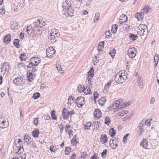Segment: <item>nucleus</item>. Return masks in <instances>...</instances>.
I'll return each mask as SVG.
<instances>
[{
  "label": "nucleus",
  "mask_w": 159,
  "mask_h": 159,
  "mask_svg": "<svg viewBox=\"0 0 159 159\" xmlns=\"http://www.w3.org/2000/svg\"><path fill=\"white\" fill-rule=\"evenodd\" d=\"M127 73L124 70L120 71L116 74L115 77V80L118 84H122L127 79Z\"/></svg>",
  "instance_id": "obj_1"
},
{
  "label": "nucleus",
  "mask_w": 159,
  "mask_h": 159,
  "mask_svg": "<svg viewBox=\"0 0 159 159\" xmlns=\"http://www.w3.org/2000/svg\"><path fill=\"white\" fill-rule=\"evenodd\" d=\"M137 32L140 36L147 35L148 30L147 25H140L138 27Z\"/></svg>",
  "instance_id": "obj_2"
},
{
  "label": "nucleus",
  "mask_w": 159,
  "mask_h": 159,
  "mask_svg": "<svg viewBox=\"0 0 159 159\" xmlns=\"http://www.w3.org/2000/svg\"><path fill=\"white\" fill-rule=\"evenodd\" d=\"M47 22V20H45V19H38L33 22L32 25L34 26V27H39L41 28L46 25Z\"/></svg>",
  "instance_id": "obj_3"
},
{
  "label": "nucleus",
  "mask_w": 159,
  "mask_h": 159,
  "mask_svg": "<svg viewBox=\"0 0 159 159\" xmlns=\"http://www.w3.org/2000/svg\"><path fill=\"white\" fill-rule=\"evenodd\" d=\"M77 106L79 107H82L85 103L84 98L82 97H78L76 99L74 98Z\"/></svg>",
  "instance_id": "obj_4"
},
{
  "label": "nucleus",
  "mask_w": 159,
  "mask_h": 159,
  "mask_svg": "<svg viewBox=\"0 0 159 159\" xmlns=\"http://www.w3.org/2000/svg\"><path fill=\"white\" fill-rule=\"evenodd\" d=\"M55 52V50L52 47H49L46 49L47 56L49 57H52Z\"/></svg>",
  "instance_id": "obj_5"
},
{
  "label": "nucleus",
  "mask_w": 159,
  "mask_h": 159,
  "mask_svg": "<svg viewBox=\"0 0 159 159\" xmlns=\"http://www.w3.org/2000/svg\"><path fill=\"white\" fill-rule=\"evenodd\" d=\"M77 10V8L76 7L75 8L70 7L67 10L68 12L67 13H65L66 16V14L68 15V16H70V17L75 16L76 14Z\"/></svg>",
  "instance_id": "obj_6"
},
{
  "label": "nucleus",
  "mask_w": 159,
  "mask_h": 159,
  "mask_svg": "<svg viewBox=\"0 0 159 159\" xmlns=\"http://www.w3.org/2000/svg\"><path fill=\"white\" fill-rule=\"evenodd\" d=\"M94 76V70L93 67L90 68L89 71L88 72L87 79L89 83H91V80ZM91 85L92 84L90 83Z\"/></svg>",
  "instance_id": "obj_7"
},
{
  "label": "nucleus",
  "mask_w": 159,
  "mask_h": 159,
  "mask_svg": "<svg viewBox=\"0 0 159 159\" xmlns=\"http://www.w3.org/2000/svg\"><path fill=\"white\" fill-rule=\"evenodd\" d=\"M118 141L117 140L112 139L110 140L109 145L110 147L113 149H115L117 147Z\"/></svg>",
  "instance_id": "obj_8"
},
{
  "label": "nucleus",
  "mask_w": 159,
  "mask_h": 159,
  "mask_svg": "<svg viewBox=\"0 0 159 159\" xmlns=\"http://www.w3.org/2000/svg\"><path fill=\"white\" fill-rule=\"evenodd\" d=\"M144 126V120H142L139 123L138 125L139 129L140 130V132L139 133V134L140 135H142L144 132L145 130L143 128V127Z\"/></svg>",
  "instance_id": "obj_9"
},
{
  "label": "nucleus",
  "mask_w": 159,
  "mask_h": 159,
  "mask_svg": "<svg viewBox=\"0 0 159 159\" xmlns=\"http://www.w3.org/2000/svg\"><path fill=\"white\" fill-rule=\"evenodd\" d=\"M62 115L64 120H67L69 118V113L67 109L64 108L62 111Z\"/></svg>",
  "instance_id": "obj_10"
},
{
  "label": "nucleus",
  "mask_w": 159,
  "mask_h": 159,
  "mask_svg": "<svg viewBox=\"0 0 159 159\" xmlns=\"http://www.w3.org/2000/svg\"><path fill=\"white\" fill-rule=\"evenodd\" d=\"M22 80L23 78L22 77H17L14 79L13 80V83L15 85L18 86L21 85Z\"/></svg>",
  "instance_id": "obj_11"
},
{
  "label": "nucleus",
  "mask_w": 159,
  "mask_h": 159,
  "mask_svg": "<svg viewBox=\"0 0 159 159\" xmlns=\"http://www.w3.org/2000/svg\"><path fill=\"white\" fill-rule=\"evenodd\" d=\"M93 115L95 119H97L101 117L102 113L99 109H95Z\"/></svg>",
  "instance_id": "obj_12"
},
{
  "label": "nucleus",
  "mask_w": 159,
  "mask_h": 159,
  "mask_svg": "<svg viewBox=\"0 0 159 159\" xmlns=\"http://www.w3.org/2000/svg\"><path fill=\"white\" fill-rule=\"evenodd\" d=\"M127 20V17L126 15L124 14L121 15L120 18V23L121 24H124Z\"/></svg>",
  "instance_id": "obj_13"
},
{
  "label": "nucleus",
  "mask_w": 159,
  "mask_h": 159,
  "mask_svg": "<svg viewBox=\"0 0 159 159\" xmlns=\"http://www.w3.org/2000/svg\"><path fill=\"white\" fill-rule=\"evenodd\" d=\"M133 48H130L127 51V54L130 58H133L136 56V53L133 51Z\"/></svg>",
  "instance_id": "obj_14"
},
{
  "label": "nucleus",
  "mask_w": 159,
  "mask_h": 159,
  "mask_svg": "<svg viewBox=\"0 0 159 159\" xmlns=\"http://www.w3.org/2000/svg\"><path fill=\"white\" fill-rule=\"evenodd\" d=\"M30 61L34 62L36 66H37L41 61L40 58L38 57H32L30 59Z\"/></svg>",
  "instance_id": "obj_15"
},
{
  "label": "nucleus",
  "mask_w": 159,
  "mask_h": 159,
  "mask_svg": "<svg viewBox=\"0 0 159 159\" xmlns=\"http://www.w3.org/2000/svg\"><path fill=\"white\" fill-rule=\"evenodd\" d=\"M9 123L7 119L4 120L0 124V128L4 129L8 126Z\"/></svg>",
  "instance_id": "obj_16"
},
{
  "label": "nucleus",
  "mask_w": 159,
  "mask_h": 159,
  "mask_svg": "<svg viewBox=\"0 0 159 159\" xmlns=\"http://www.w3.org/2000/svg\"><path fill=\"white\" fill-rule=\"evenodd\" d=\"M11 36L10 34L6 35L3 39V42L8 44L11 41Z\"/></svg>",
  "instance_id": "obj_17"
},
{
  "label": "nucleus",
  "mask_w": 159,
  "mask_h": 159,
  "mask_svg": "<svg viewBox=\"0 0 159 159\" xmlns=\"http://www.w3.org/2000/svg\"><path fill=\"white\" fill-rule=\"evenodd\" d=\"M68 2V1L67 0L63 2L62 3V5L63 8H64L65 9L67 10L69 9L71 6L70 4H69L67 2Z\"/></svg>",
  "instance_id": "obj_18"
},
{
  "label": "nucleus",
  "mask_w": 159,
  "mask_h": 159,
  "mask_svg": "<svg viewBox=\"0 0 159 159\" xmlns=\"http://www.w3.org/2000/svg\"><path fill=\"white\" fill-rule=\"evenodd\" d=\"M135 16L137 18L138 21H140L143 19L144 17V14L143 12L141 11L140 13H137L135 15Z\"/></svg>",
  "instance_id": "obj_19"
},
{
  "label": "nucleus",
  "mask_w": 159,
  "mask_h": 159,
  "mask_svg": "<svg viewBox=\"0 0 159 159\" xmlns=\"http://www.w3.org/2000/svg\"><path fill=\"white\" fill-rule=\"evenodd\" d=\"M100 141L102 144L106 143L107 141V137L106 134H103L101 135Z\"/></svg>",
  "instance_id": "obj_20"
},
{
  "label": "nucleus",
  "mask_w": 159,
  "mask_h": 159,
  "mask_svg": "<svg viewBox=\"0 0 159 159\" xmlns=\"http://www.w3.org/2000/svg\"><path fill=\"white\" fill-rule=\"evenodd\" d=\"M148 141L146 139H143L140 142V145L143 148H146L148 146Z\"/></svg>",
  "instance_id": "obj_21"
},
{
  "label": "nucleus",
  "mask_w": 159,
  "mask_h": 159,
  "mask_svg": "<svg viewBox=\"0 0 159 159\" xmlns=\"http://www.w3.org/2000/svg\"><path fill=\"white\" fill-rule=\"evenodd\" d=\"M33 28H35L34 26V25L31 26H27L26 28V32H27V34L28 35H30L31 33L32 32L33 30Z\"/></svg>",
  "instance_id": "obj_22"
},
{
  "label": "nucleus",
  "mask_w": 159,
  "mask_h": 159,
  "mask_svg": "<svg viewBox=\"0 0 159 159\" xmlns=\"http://www.w3.org/2000/svg\"><path fill=\"white\" fill-rule=\"evenodd\" d=\"M106 100L105 97H102L98 101V103L101 106H103L106 102Z\"/></svg>",
  "instance_id": "obj_23"
},
{
  "label": "nucleus",
  "mask_w": 159,
  "mask_h": 159,
  "mask_svg": "<svg viewBox=\"0 0 159 159\" xmlns=\"http://www.w3.org/2000/svg\"><path fill=\"white\" fill-rule=\"evenodd\" d=\"M59 36L60 33H57V34H55L50 35L51 40H55L54 41L55 42H56V40L58 38Z\"/></svg>",
  "instance_id": "obj_24"
},
{
  "label": "nucleus",
  "mask_w": 159,
  "mask_h": 159,
  "mask_svg": "<svg viewBox=\"0 0 159 159\" xmlns=\"http://www.w3.org/2000/svg\"><path fill=\"white\" fill-rule=\"evenodd\" d=\"M138 36L137 35L134 34L132 33H129V37L130 40L134 41L137 39Z\"/></svg>",
  "instance_id": "obj_25"
},
{
  "label": "nucleus",
  "mask_w": 159,
  "mask_h": 159,
  "mask_svg": "<svg viewBox=\"0 0 159 159\" xmlns=\"http://www.w3.org/2000/svg\"><path fill=\"white\" fill-rule=\"evenodd\" d=\"M149 11V7L147 5L145 6L142 9L141 11L143 12V14H147Z\"/></svg>",
  "instance_id": "obj_26"
},
{
  "label": "nucleus",
  "mask_w": 159,
  "mask_h": 159,
  "mask_svg": "<svg viewBox=\"0 0 159 159\" xmlns=\"http://www.w3.org/2000/svg\"><path fill=\"white\" fill-rule=\"evenodd\" d=\"M33 137L35 138H38L39 134V129H36L32 133Z\"/></svg>",
  "instance_id": "obj_27"
},
{
  "label": "nucleus",
  "mask_w": 159,
  "mask_h": 159,
  "mask_svg": "<svg viewBox=\"0 0 159 159\" xmlns=\"http://www.w3.org/2000/svg\"><path fill=\"white\" fill-rule=\"evenodd\" d=\"M77 88L78 90L79 91L80 93H81L82 92L84 93L85 90H86L85 87H84V86L81 84L79 85Z\"/></svg>",
  "instance_id": "obj_28"
},
{
  "label": "nucleus",
  "mask_w": 159,
  "mask_h": 159,
  "mask_svg": "<svg viewBox=\"0 0 159 159\" xmlns=\"http://www.w3.org/2000/svg\"><path fill=\"white\" fill-rule=\"evenodd\" d=\"M93 129H94L97 130L99 127L101 125L100 122L98 121H95L93 122Z\"/></svg>",
  "instance_id": "obj_29"
},
{
  "label": "nucleus",
  "mask_w": 159,
  "mask_h": 159,
  "mask_svg": "<svg viewBox=\"0 0 159 159\" xmlns=\"http://www.w3.org/2000/svg\"><path fill=\"white\" fill-rule=\"evenodd\" d=\"M116 53V50L114 48H111L110 52H109V54L110 55L112 58H113L115 55Z\"/></svg>",
  "instance_id": "obj_30"
},
{
  "label": "nucleus",
  "mask_w": 159,
  "mask_h": 159,
  "mask_svg": "<svg viewBox=\"0 0 159 159\" xmlns=\"http://www.w3.org/2000/svg\"><path fill=\"white\" fill-rule=\"evenodd\" d=\"M33 74L30 72H29V74H27V77L28 78V80L30 82H31L33 80Z\"/></svg>",
  "instance_id": "obj_31"
},
{
  "label": "nucleus",
  "mask_w": 159,
  "mask_h": 159,
  "mask_svg": "<svg viewBox=\"0 0 159 159\" xmlns=\"http://www.w3.org/2000/svg\"><path fill=\"white\" fill-rule=\"evenodd\" d=\"M19 42L20 40L19 39H16L13 42L14 45L17 48H19L20 47Z\"/></svg>",
  "instance_id": "obj_32"
},
{
  "label": "nucleus",
  "mask_w": 159,
  "mask_h": 159,
  "mask_svg": "<svg viewBox=\"0 0 159 159\" xmlns=\"http://www.w3.org/2000/svg\"><path fill=\"white\" fill-rule=\"evenodd\" d=\"M86 92L85 91V90L84 92V93L85 94V95H87L88 94H91L92 93V92L91 91V90L89 88V87H86Z\"/></svg>",
  "instance_id": "obj_33"
},
{
  "label": "nucleus",
  "mask_w": 159,
  "mask_h": 159,
  "mask_svg": "<svg viewBox=\"0 0 159 159\" xmlns=\"http://www.w3.org/2000/svg\"><path fill=\"white\" fill-rule=\"evenodd\" d=\"M55 111L54 110H52L51 113V116L52 118L54 120H56L57 117L55 114Z\"/></svg>",
  "instance_id": "obj_34"
},
{
  "label": "nucleus",
  "mask_w": 159,
  "mask_h": 159,
  "mask_svg": "<svg viewBox=\"0 0 159 159\" xmlns=\"http://www.w3.org/2000/svg\"><path fill=\"white\" fill-rule=\"evenodd\" d=\"M19 58L21 61L25 60L26 57L25 53H21L20 55Z\"/></svg>",
  "instance_id": "obj_35"
},
{
  "label": "nucleus",
  "mask_w": 159,
  "mask_h": 159,
  "mask_svg": "<svg viewBox=\"0 0 159 159\" xmlns=\"http://www.w3.org/2000/svg\"><path fill=\"white\" fill-rule=\"evenodd\" d=\"M109 133L111 137H113L116 134V131L113 128H111V130L109 131Z\"/></svg>",
  "instance_id": "obj_36"
},
{
  "label": "nucleus",
  "mask_w": 159,
  "mask_h": 159,
  "mask_svg": "<svg viewBox=\"0 0 159 159\" xmlns=\"http://www.w3.org/2000/svg\"><path fill=\"white\" fill-rule=\"evenodd\" d=\"M110 122L111 121L109 117L106 116L105 119V123L108 125Z\"/></svg>",
  "instance_id": "obj_37"
},
{
  "label": "nucleus",
  "mask_w": 159,
  "mask_h": 159,
  "mask_svg": "<svg viewBox=\"0 0 159 159\" xmlns=\"http://www.w3.org/2000/svg\"><path fill=\"white\" fill-rule=\"evenodd\" d=\"M91 123L89 122H88L86 124H85L84 125L85 127H84V129L85 130L86 129H89V130L90 129L89 128L91 126Z\"/></svg>",
  "instance_id": "obj_38"
},
{
  "label": "nucleus",
  "mask_w": 159,
  "mask_h": 159,
  "mask_svg": "<svg viewBox=\"0 0 159 159\" xmlns=\"http://www.w3.org/2000/svg\"><path fill=\"white\" fill-rule=\"evenodd\" d=\"M40 96V94L39 93H34L32 96V98L34 99H37Z\"/></svg>",
  "instance_id": "obj_39"
},
{
  "label": "nucleus",
  "mask_w": 159,
  "mask_h": 159,
  "mask_svg": "<svg viewBox=\"0 0 159 159\" xmlns=\"http://www.w3.org/2000/svg\"><path fill=\"white\" fill-rule=\"evenodd\" d=\"M100 16V14L98 12H96L95 14V16L94 19V21L95 22V20L98 21L99 19V17Z\"/></svg>",
  "instance_id": "obj_40"
},
{
  "label": "nucleus",
  "mask_w": 159,
  "mask_h": 159,
  "mask_svg": "<svg viewBox=\"0 0 159 159\" xmlns=\"http://www.w3.org/2000/svg\"><path fill=\"white\" fill-rule=\"evenodd\" d=\"M28 71H29V72H30L31 73H34L35 72L36 70V67L35 66H33L32 67H31L30 69H27Z\"/></svg>",
  "instance_id": "obj_41"
},
{
  "label": "nucleus",
  "mask_w": 159,
  "mask_h": 159,
  "mask_svg": "<svg viewBox=\"0 0 159 159\" xmlns=\"http://www.w3.org/2000/svg\"><path fill=\"white\" fill-rule=\"evenodd\" d=\"M57 33H59L58 30H56L54 29H51V32L50 35L55 34Z\"/></svg>",
  "instance_id": "obj_42"
},
{
  "label": "nucleus",
  "mask_w": 159,
  "mask_h": 159,
  "mask_svg": "<svg viewBox=\"0 0 159 159\" xmlns=\"http://www.w3.org/2000/svg\"><path fill=\"white\" fill-rule=\"evenodd\" d=\"M71 150V148L70 147H66L65 149V154L66 155H68L69 154V153L70 152Z\"/></svg>",
  "instance_id": "obj_43"
},
{
  "label": "nucleus",
  "mask_w": 159,
  "mask_h": 159,
  "mask_svg": "<svg viewBox=\"0 0 159 159\" xmlns=\"http://www.w3.org/2000/svg\"><path fill=\"white\" fill-rule=\"evenodd\" d=\"M33 66H36L34 62L31 61V62L27 66V69H29L32 67Z\"/></svg>",
  "instance_id": "obj_44"
},
{
  "label": "nucleus",
  "mask_w": 159,
  "mask_h": 159,
  "mask_svg": "<svg viewBox=\"0 0 159 159\" xmlns=\"http://www.w3.org/2000/svg\"><path fill=\"white\" fill-rule=\"evenodd\" d=\"M17 67L18 68H23L25 69V65L24 63H21L18 65Z\"/></svg>",
  "instance_id": "obj_45"
},
{
  "label": "nucleus",
  "mask_w": 159,
  "mask_h": 159,
  "mask_svg": "<svg viewBox=\"0 0 159 159\" xmlns=\"http://www.w3.org/2000/svg\"><path fill=\"white\" fill-rule=\"evenodd\" d=\"M107 150L106 149L104 150L101 153L102 157L103 158H105L107 156Z\"/></svg>",
  "instance_id": "obj_46"
},
{
  "label": "nucleus",
  "mask_w": 159,
  "mask_h": 159,
  "mask_svg": "<svg viewBox=\"0 0 159 159\" xmlns=\"http://www.w3.org/2000/svg\"><path fill=\"white\" fill-rule=\"evenodd\" d=\"M19 147V148L18 151V154H21L24 151V148L22 146H20Z\"/></svg>",
  "instance_id": "obj_47"
},
{
  "label": "nucleus",
  "mask_w": 159,
  "mask_h": 159,
  "mask_svg": "<svg viewBox=\"0 0 159 159\" xmlns=\"http://www.w3.org/2000/svg\"><path fill=\"white\" fill-rule=\"evenodd\" d=\"M111 84V81H110L108 82L106 85L105 87V90H107L108 89L110 86Z\"/></svg>",
  "instance_id": "obj_48"
},
{
  "label": "nucleus",
  "mask_w": 159,
  "mask_h": 159,
  "mask_svg": "<svg viewBox=\"0 0 159 159\" xmlns=\"http://www.w3.org/2000/svg\"><path fill=\"white\" fill-rule=\"evenodd\" d=\"M87 155V154L86 152H82L81 153V158L84 159Z\"/></svg>",
  "instance_id": "obj_49"
},
{
  "label": "nucleus",
  "mask_w": 159,
  "mask_h": 159,
  "mask_svg": "<svg viewBox=\"0 0 159 159\" xmlns=\"http://www.w3.org/2000/svg\"><path fill=\"white\" fill-rule=\"evenodd\" d=\"M49 149L50 151L52 152H55L57 150V148L54 146H51Z\"/></svg>",
  "instance_id": "obj_50"
},
{
  "label": "nucleus",
  "mask_w": 159,
  "mask_h": 159,
  "mask_svg": "<svg viewBox=\"0 0 159 159\" xmlns=\"http://www.w3.org/2000/svg\"><path fill=\"white\" fill-rule=\"evenodd\" d=\"M159 60V55L158 54H156V55H155L154 58V62H158Z\"/></svg>",
  "instance_id": "obj_51"
},
{
  "label": "nucleus",
  "mask_w": 159,
  "mask_h": 159,
  "mask_svg": "<svg viewBox=\"0 0 159 159\" xmlns=\"http://www.w3.org/2000/svg\"><path fill=\"white\" fill-rule=\"evenodd\" d=\"M129 135V134H127L124 135L123 138V142L124 143H125V142H127L126 140L128 137Z\"/></svg>",
  "instance_id": "obj_52"
},
{
  "label": "nucleus",
  "mask_w": 159,
  "mask_h": 159,
  "mask_svg": "<svg viewBox=\"0 0 159 159\" xmlns=\"http://www.w3.org/2000/svg\"><path fill=\"white\" fill-rule=\"evenodd\" d=\"M94 100L97 99L99 96V94L97 91H95L94 93L93 94Z\"/></svg>",
  "instance_id": "obj_53"
},
{
  "label": "nucleus",
  "mask_w": 159,
  "mask_h": 159,
  "mask_svg": "<svg viewBox=\"0 0 159 159\" xmlns=\"http://www.w3.org/2000/svg\"><path fill=\"white\" fill-rule=\"evenodd\" d=\"M3 65V66L1 68V70L3 69L6 71V69L7 68V66H8L7 63V62H4Z\"/></svg>",
  "instance_id": "obj_54"
},
{
  "label": "nucleus",
  "mask_w": 159,
  "mask_h": 159,
  "mask_svg": "<svg viewBox=\"0 0 159 159\" xmlns=\"http://www.w3.org/2000/svg\"><path fill=\"white\" fill-rule=\"evenodd\" d=\"M5 13V10L4 6L0 10V14L2 15L4 14Z\"/></svg>",
  "instance_id": "obj_55"
},
{
  "label": "nucleus",
  "mask_w": 159,
  "mask_h": 159,
  "mask_svg": "<svg viewBox=\"0 0 159 159\" xmlns=\"http://www.w3.org/2000/svg\"><path fill=\"white\" fill-rule=\"evenodd\" d=\"M145 125H146L148 126H149L151 124L150 120H146L144 121Z\"/></svg>",
  "instance_id": "obj_56"
},
{
  "label": "nucleus",
  "mask_w": 159,
  "mask_h": 159,
  "mask_svg": "<svg viewBox=\"0 0 159 159\" xmlns=\"http://www.w3.org/2000/svg\"><path fill=\"white\" fill-rule=\"evenodd\" d=\"M38 118H34L33 119V123L34 125H35L37 126L38 125Z\"/></svg>",
  "instance_id": "obj_57"
},
{
  "label": "nucleus",
  "mask_w": 159,
  "mask_h": 159,
  "mask_svg": "<svg viewBox=\"0 0 159 159\" xmlns=\"http://www.w3.org/2000/svg\"><path fill=\"white\" fill-rule=\"evenodd\" d=\"M130 104V102H127L124 103L123 104V107H126L129 106Z\"/></svg>",
  "instance_id": "obj_58"
},
{
  "label": "nucleus",
  "mask_w": 159,
  "mask_h": 159,
  "mask_svg": "<svg viewBox=\"0 0 159 159\" xmlns=\"http://www.w3.org/2000/svg\"><path fill=\"white\" fill-rule=\"evenodd\" d=\"M104 43L103 41L100 42L98 44V47H100L101 48H103L104 47Z\"/></svg>",
  "instance_id": "obj_59"
},
{
  "label": "nucleus",
  "mask_w": 159,
  "mask_h": 159,
  "mask_svg": "<svg viewBox=\"0 0 159 159\" xmlns=\"http://www.w3.org/2000/svg\"><path fill=\"white\" fill-rule=\"evenodd\" d=\"M26 155L25 154H23L21 156H19L18 159H26Z\"/></svg>",
  "instance_id": "obj_60"
},
{
  "label": "nucleus",
  "mask_w": 159,
  "mask_h": 159,
  "mask_svg": "<svg viewBox=\"0 0 159 159\" xmlns=\"http://www.w3.org/2000/svg\"><path fill=\"white\" fill-rule=\"evenodd\" d=\"M122 100H123V99H120L119 100H117L115 102V105L117 104L118 105L120 104V103L122 102Z\"/></svg>",
  "instance_id": "obj_61"
},
{
  "label": "nucleus",
  "mask_w": 159,
  "mask_h": 159,
  "mask_svg": "<svg viewBox=\"0 0 159 159\" xmlns=\"http://www.w3.org/2000/svg\"><path fill=\"white\" fill-rule=\"evenodd\" d=\"M71 142L72 143H73V142H75L76 144H78L79 142L77 141L76 139L74 138V137H73V139L71 140Z\"/></svg>",
  "instance_id": "obj_62"
},
{
  "label": "nucleus",
  "mask_w": 159,
  "mask_h": 159,
  "mask_svg": "<svg viewBox=\"0 0 159 159\" xmlns=\"http://www.w3.org/2000/svg\"><path fill=\"white\" fill-rule=\"evenodd\" d=\"M97 157H98V154L95 153L90 157V159H97Z\"/></svg>",
  "instance_id": "obj_63"
},
{
  "label": "nucleus",
  "mask_w": 159,
  "mask_h": 159,
  "mask_svg": "<svg viewBox=\"0 0 159 159\" xmlns=\"http://www.w3.org/2000/svg\"><path fill=\"white\" fill-rule=\"evenodd\" d=\"M117 27V25L116 24H114L111 26V28L115 29V32H116Z\"/></svg>",
  "instance_id": "obj_64"
}]
</instances>
